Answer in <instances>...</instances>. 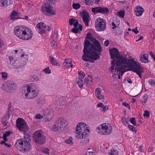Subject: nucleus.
<instances>
[{"label": "nucleus", "mask_w": 155, "mask_h": 155, "mask_svg": "<svg viewBox=\"0 0 155 155\" xmlns=\"http://www.w3.org/2000/svg\"><path fill=\"white\" fill-rule=\"evenodd\" d=\"M140 61L142 63H147L149 62L148 59V55L144 53H141L139 56Z\"/></svg>", "instance_id": "18"}, {"label": "nucleus", "mask_w": 155, "mask_h": 155, "mask_svg": "<svg viewBox=\"0 0 155 155\" xmlns=\"http://www.w3.org/2000/svg\"><path fill=\"white\" fill-rule=\"evenodd\" d=\"M128 128L132 131L135 132V133L136 132L137 130L135 129V128L132 125H129L128 126Z\"/></svg>", "instance_id": "50"}, {"label": "nucleus", "mask_w": 155, "mask_h": 155, "mask_svg": "<svg viewBox=\"0 0 155 155\" xmlns=\"http://www.w3.org/2000/svg\"><path fill=\"white\" fill-rule=\"evenodd\" d=\"M58 33H54L52 36V40H55L56 38L58 37Z\"/></svg>", "instance_id": "53"}, {"label": "nucleus", "mask_w": 155, "mask_h": 155, "mask_svg": "<svg viewBox=\"0 0 155 155\" xmlns=\"http://www.w3.org/2000/svg\"><path fill=\"white\" fill-rule=\"evenodd\" d=\"M95 28L98 31H103L106 28L105 21L103 18H97L95 22Z\"/></svg>", "instance_id": "12"}, {"label": "nucleus", "mask_w": 155, "mask_h": 155, "mask_svg": "<svg viewBox=\"0 0 155 155\" xmlns=\"http://www.w3.org/2000/svg\"><path fill=\"white\" fill-rule=\"evenodd\" d=\"M93 81L92 79V77L91 75L88 76L87 79L86 78L84 79V84H85L86 86L90 87L93 84Z\"/></svg>", "instance_id": "26"}, {"label": "nucleus", "mask_w": 155, "mask_h": 155, "mask_svg": "<svg viewBox=\"0 0 155 155\" xmlns=\"http://www.w3.org/2000/svg\"><path fill=\"white\" fill-rule=\"evenodd\" d=\"M71 60L70 58L65 59L63 63V67L64 68H66L70 67H72L73 65L71 64Z\"/></svg>", "instance_id": "20"}, {"label": "nucleus", "mask_w": 155, "mask_h": 155, "mask_svg": "<svg viewBox=\"0 0 155 155\" xmlns=\"http://www.w3.org/2000/svg\"><path fill=\"white\" fill-rule=\"evenodd\" d=\"M15 147L17 149H18L19 148V141L18 140L17 142L15 143Z\"/></svg>", "instance_id": "58"}, {"label": "nucleus", "mask_w": 155, "mask_h": 155, "mask_svg": "<svg viewBox=\"0 0 155 155\" xmlns=\"http://www.w3.org/2000/svg\"><path fill=\"white\" fill-rule=\"evenodd\" d=\"M20 32H21L20 35V39L26 40L31 39L33 36L31 30L23 26H20Z\"/></svg>", "instance_id": "7"}, {"label": "nucleus", "mask_w": 155, "mask_h": 155, "mask_svg": "<svg viewBox=\"0 0 155 155\" xmlns=\"http://www.w3.org/2000/svg\"><path fill=\"white\" fill-rule=\"evenodd\" d=\"M19 12L18 10H14L12 11L10 15L12 19L15 20L18 18Z\"/></svg>", "instance_id": "27"}, {"label": "nucleus", "mask_w": 155, "mask_h": 155, "mask_svg": "<svg viewBox=\"0 0 155 155\" xmlns=\"http://www.w3.org/2000/svg\"><path fill=\"white\" fill-rule=\"evenodd\" d=\"M107 155H118L117 151L112 149L108 152Z\"/></svg>", "instance_id": "37"}, {"label": "nucleus", "mask_w": 155, "mask_h": 155, "mask_svg": "<svg viewBox=\"0 0 155 155\" xmlns=\"http://www.w3.org/2000/svg\"><path fill=\"white\" fill-rule=\"evenodd\" d=\"M28 55L24 53L21 55L20 61H21V62H24V64H25L26 62L28 60Z\"/></svg>", "instance_id": "29"}, {"label": "nucleus", "mask_w": 155, "mask_h": 155, "mask_svg": "<svg viewBox=\"0 0 155 155\" xmlns=\"http://www.w3.org/2000/svg\"><path fill=\"white\" fill-rule=\"evenodd\" d=\"M57 45V41L56 40H53V41L51 43V46L53 48H55Z\"/></svg>", "instance_id": "49"}, {"label": "nucleus", "mask_w": 155, "mask_h": 155, "mask_svg": "<svg viewBox=\"0 0 155 155\" xmlns=\"http://www.w3.org/2000/svg\"><path fill=\"white\" fill-rule=\"evenodd\" d=\"M16 126L17 127L19 130V118H18L16 120Z\"/></svg>", "instance_id": "56"}, {"label": "nucleus", "mask_w": 155, "mask_h": 155, "mask_svg": "<svg viewBox=\"0 0 155 155\" xmlns=\"http://www.w3.org/2000/svg\"><path fill=\"white\" fill-rule=\"evenodd\" d=\"M110 51L111 58L114 60L115 59H117V60L120 58L122 57H120L118 50L115 48H114L113 49H110Z\"/></svg>", "instance_id": "16"}, {"label": "nucleus", "mask_w": 155, "mask_h": 155, "mask_svg": "<svg viewBox=\"0 0 155 155\" xmlns=\"http://www.w3.org/2000/svg\"><path fill=\"white\" fill-rule=\"evenodd\" d=\"M41 11L46 15H54L55 14L53 10L52 7L50 5L45 4L42 7Z\"/></svg>", "instance_id": "13"}, {"label": "nucleus", "mask_w": 155, "mask_h": 155, "mask_svg": "<svg viewBox=\"0 0 155 155\" xmlns=\"http://www.w3.org/2000/svg\"><path fill=\"white\" fill-rule=\"evenodd\" d=\"M112 127L108 124L104 123L99 125L96 129V131L100 135H107L112 131Z\"/></svg>", "instance_id": "8"}, {"label": "nucleus", "mask_w": 155, "mask_h": 155, "mask_svg": "<svg viewBox=\"0 0 155 155\" xmlns=\"http://www.w3.org/2000/svg\"><path fill=\"white\" fill-rule=\"evenodd\" d=\"M94 153L92 152H87L84 155H94Z\"/></svg>", "instance_id": "60"}, {"label": "nucleus", "mask_w": 155, "mask_h": 155, "mask_svg": "<svg viewBox=\"0 0 155 155\" xmlns=\"http://www.w3.org/2000/svg\"><path fill=\"white\" fill-rule=\"evenodd\" d=\"M78 72L80 78L83 79L85 77V74L83 72L81 71H78Z\"/></svg>", "instance_id": "44"}, {"label": "nucleus", "mask_w": 155, "mask_h": 155, "mask_svg": "<svg viewBox=\"0 0 155 155\" xmlns=\"http://www.w3.org/2000/svg\"><path fill=\"white\" fill-rule=\"evenodd\" d=\"M101 91L102 89L100 87L96 88L95 91V96L99 100H102L104 98V95L101 94Z\"/></svg>", "instance_id": "19"}, {"label": "nucleus", "mask_w": 155, "mask_h": 155, "mask_svg": "<svg viewBox=\"0 0 155 155\" xmlns=\"http://www.w3.org/2000/svg\"><path fill=\"white\" fill-rule=\"evenodd\" d=\"M130 123L133 124L134 126H135L136 125V122L135 119L133 117L131 118L130 119Z\"/></svg>", "instance_id": "48"}, {"label": "nucleus", "mask_w": 155, "mask_h": 155, "mask_svg": "<svg viewBox=\"0 0 155 155\" xmlns=\"http://www.w3.org/2000/svg\"><path fill=\"white\" fill-rule=\"evenodd\" d=\"M65 142L67 144L73 145L74 143L73 142V138L71 137H70L68 139L65 140Z\"/></svg>", "instance_id": "39"}, {"label": "nucleus", "mask_w": 155, "mask_h": 155, "mask_svg": "<svg viewBox=\"0 0 155 155\" xmlns=\"http://www.w3.org/2000/svg\"><path fill=\"white\" fill-rule=\"evenodd\" d=\"M97 107H101L103 108V111L105 112L108 109V107L107 106H104L103 104L100 103L98 104L97 105Z\"/></svg>", "instance_id": "34"}, {"label": "nucleus", "mask_w": 155, "mask_h": 155, "mask_svg": "<svg viewBox=\"0 0 155 155\" xmlns=\"http://www.w3.org/2000/svg\"><path fill=\"white\" fill-rule=\"evenodd\" d=\"M43 28L45 29V31H49L51 30V28L49 26L45 25Z\"/></svg>", "instance_id": "54"}, {"label": "nucleus", "mask_w": 155, "mask_h": 155, "mask_svg": "<svg viewBox=\"0 0 155 155\" xmlns=\"http://www.w3.org/2000/svg\"><path fill=\"white\" fill-rule=\"evenodd\" d=\"M50 61L51 64L55 66H59L60 64L58 63V61L54 58V57L51 56L49 57Z\"/></svg>", "instance_id": "28"}, {"label": "nucleus", "mask_w": 155, "mask_h": 155, "mask_svg": "<svg viewBox=\"0 0 155 155\" xmlns=\"http://www.w3.org/2000/svg\"><path fill=\"white\" fill-rule=\"evenodd\" d=\"M122 105L128 108L130 107V105L126 102H123L122 103Z\"/></svg>", "instance_id": "59"}, {"label": "nucleus", "mask_w": 155, "mask_h": 155, "mask_svg": "<svg viewBox=\"0 0 155 155\" xmlns=\"http://www.w3.org/2000/svg\"><path fill=\"white\" fill-rule=\"evenodd\" d=\"M44 25V24L43 22L39 23L36 25L37 27L39 29L38 32L40 34L45 33V29L43 28Z\"/></svg>", "instance_id": "23"}, {"label": "nucleus", "mask_w": 155, "mask_h": 155, "mask_svg": "<svg viewBox=\"0 0 155 155\" xmlns=\"http://www.w3.org/2000/svg\"><path fill=\"white\" fill-rule=\"evenodd\" d=\"M4 45V43L3 41L0 38V48Z\"/></svg>", "instance_id": "63"}, {"label": "nucleus", "mask_w": 155, "mask_h": 155, "mask_svg": "<svg viewBox=\"0 0 155 155\" xmlns=\"http://www.w3.org/2000/svg\"><path fill=\"white\" fill-rule=\"evenodd\" d=\"M148 81L149 84L151 85L155 84V82L153 80H149Z\"/></svg>", "instance_id": "62"}, {"label": "nucleus", "mask_w": 155, "mask_h": 155, "mask_svg": "<svg viewBox=\"0 0 155 155\" xmlns=\"http://www.w3.org/2000/svg\"><path fill=\"white\" fill-rule=\"evenodd\" d=\"M144 11V10L141 7H140L139 6H136L135 8V12L137 16H141Z\"/></svg>", "instance_id": "22"}, {"label": "nucleus", "mask_w": 155, "mask_h": 155, "mask_svg": "<svg viewBox=\"0 0 155 155\" xmlns=\"http://www.w3.org/2000/svg\"><path fill=\"white\" fill-rule=\"evenodd\" d=\"M2 88L6 92L10 93L16 90L17 88V87L15 83L7 81L3 83Z\"/></svg>", "instance_id": "11"}, {"label": "nucleus", "mask_w": 155, "mask_h": 155, "mask_svg": "<svg viewBox=\"0 0 155 155\" xmlns=\"http://www.w3.org/2000/svg\"><path fill=\"white\" fill-rule=\"evenodd\" d=\"M73 8L75 9H78L81 7L80 5L78 3H74L72 4Z\"/></svg>", "instance_id": "40"}, {"label": "nucleus", "mask_w": 155, "mask_h": 155, "mask_svg": "<svg viewBox=\"0 0 155 155\" xmlns=\"http://www.w3.org/2000/svg\"><path fill=\"white\" fill-rule=\"evenodd\" d=\"M82 79L80 78H76V83L80 87H82L83 85V82Z\"/></svg>", "instance_id": "31"}, {"label": "nucleus", "mask_w": 155, "mask_h": 155, "mask_svg": "<svg viewBox=\"0 0 155 155\" xmlns=\"http://www.w3.org/2000/svg\"><path fill=\"white\" fill-rule=\"evenodd\" d=\"M90 131L89 127L87 124L83 122L77 124L75 128V137L81 139L85 137Z\"/></svg>", "instance_id": "6"}, {"label": "nucleus", "mask_w": 155, "mask_h": 155, "mask_svg": "<svg viewBox=\"0 0 155 155\" xmlns=\"http://www.w3.org/2000/svg\"><path fill=\"white\" fill-rule=\"evenodd\" d=\"M67 124L66 121L64 119L59 118L56 121L55 124L52 127L51 129L54 132L58 131H61V129L64 128L67 126Z\"/></svg>", "instance_id": "10"}, {"label": "nucleus", "mask_w": 155, "mask_h": 155, "mask_svg": "<svg viewBox=\"0 0 155 155\" xmlns=\"http://www.w3.org/2000/svg\"><path fill=\"white\" fill-rule=\"evenodd\" d=\"M83 21L86 26H88L89 23L90 17L88 13L86 12H83L81 15Z\"/></svg>", "instance_id": "17"}, {"label": "nucleus", "mask_w": 155, "mask_h": 155, "mask_svg": "<svg viewBox=\"0 0 155 155\" xmlns=\"http://www.w3.org/2000/svg\"><path fill=\"white\" fill-rule=\"evenodd\" d=\"M14 32L15 35L18 37L19 36V27L17 26L15 28Z\"/></svg>", "instance_id": "38"}, {"label": "nucleus", "mask_w": 155, "mask_h": 155, "mask_svg": "<svg viewBox=\"0 0 155 155\" xmlns=\"http://www.w3.org/2000/svg\"><path fill=\"white\" fill-rule=\"evenodd\" d=\"M89 142V140L87 139H84L82 140L80 143L84 145L87 144Z\"/></svg>", "instance_id": "43"}, {"label": "nucleus", "mask_w": 155, "mask_h": 155, "mask_svg": "<svg viewBox=\"0 0 155 155\" xmlns=\"http://www.w3.org/2000/svg\"><path fill=\"white\" fill-rule=\"evenodd\" d=\"M79 31L78 29L75 27L71 29V31L74 33H77Z\"/></svg>", "instance_id": "55"}, {"label": "nucleus", "mask_w": 155, "mask_h": 155, "mask_svg": "<svg viewBox=\"0 0 155 155\" xmlns=\"http://www.w3.org/2000/svg\"><path fill=\"white\" fill-rule=\"evenodd\" d=\"M109 43V41L108 40H106L104 43V45L106 46H107Z\"/></svg>", "instance_id": "64"}, {"label": "nucleus", "mask_w": 155, "mask_h": 155, "mask_svg": "<svg viewBox=\"0 0 155 155\" xmlns=\"http://www.w3.org/2000/svg\"><path fill=\"white\" fill-rule=\"evenodd\" d=\"M43 72L46 74H49L51 73V71L48 67L44 68L43 70Z\"/></svg>", "instance_id": "41"}, {"label": "nucleus", "mask_w": 155, "mask_h": 155, "mask_svg": "<svg viewBox=\"0 0 155 155\" xmlns=\"http://www.w3.org/2000/svg\"><path fill=\"white\" fill-rule=\"evenodd\" d=\"M44 120L45 121H49L51 120L54 116V113L52 109L45 110L44 113Z\"/></svg>", "instance_id": "14"}, {"label": "nucleus", "mask_w": 155, "mask_h": 155, "mask_svg": "<svg viewBox=\"0 0 155 155\" xmlns=\"http://www.w3.org/2000/svg\"><path fill=\"white\" fill-rule=\"evenodd\" d=\"M143 116L145 118H149L150 116V112L148 110H146L143 114Z\"/></svg>", "instance_id": "47"}, {"label": "nucleus", "mask_w": 155, "mask_h": 155, "mask_svg": "<svg viewBox=\"0 0 155 155\" xmlns=\"http://www.w3.org/2000/svg\"><path fill=\"white\" fill-rule=\"evenodd\" d=\"M34 141L36 143L41 144L45 142L46 137L41 130H38L33 134Z\"/></svg>", "instance_id": "9"}, {"label": "nucleus", "mask_w": 155, "mask_h": 155, "mask_svg": "<svg viewBox=\"0 0 155 155\" xmlns=\"http://www.w3.org/2000/svg\"><path fill=\"white\" fill-rule=\"evenodd\" d=\"M116 14L117 16L122 18H124L125 15L124 11V10H122L120 11H118L116 13Z\"/></svg>", "instance_id": "33"}, {"label": "nucleus", "mask_w": 155, "mask_h": 155, "mask_svg": "<svg viewBox=\"0 0 155 155\" xmlns=\"http://www.w3.org/2000/svg\"><path fill=\"white\" fill-rule=\"evenodd\" d=\"M110 20L112 21L111 24L113 29L117 27L120 24V21L117 18L113 17L110 19Z\"/></svg>", "instance_id": "24"}, {"label": "nucleus", "mask_w": 155, "mask_h": 155, "mask_svg": "<svg viewBox=\"0 0 155 155\" xmlns=\"http://www.w3.org/2000/svg\"><path fill=\"white\" fill-rule=\"evenodd\" d=\"M148 98V96L147 94H145L141 97L140 101L141 102L145 104L147 101Z\"/></svg>", "instance_id": "35"}, {"label": "nucleus", "mask_w": 155, "mask_h": 155, "mask_svg": "<svg viewBox=\"0 0 155 155\" xmlns=\"http://www.w3.org/2000/svg\"><path fill=\"white\" fill-rule=\"evenodd\" d=\"M93 0H85V3L87 5H90L93 2Z\"/></svg>", "instance_id": "51"}, {"label": "nucleus", "mask_w": 155, "mask_h": 155, "mask_svg": "<svg viewBox=\"0 0 155 155\" xmlns=\"http://www.w3.org/2000/svg\"><path fill=\"white\" fill-rule=\"evenodd\" d=\"M29 128L25 120L20 118V131L23 132V134L25 135L24 140L20 139V151L23 152H27L30 149V139L27 132Z\"/></svg>", "instance_id": "3"}, {"label": "nucleus", "mask_w": 155, "mask_h": 155, "mask_svg": "<svg viewBox=\"0 0 155 155\" xmlns=\"http://www.w3.org/2000/svg\"><path fill=\"white\" fill-rule=\"evenodd\" d=\"M121 122L125 125H126L128 124V120L125 118L123 117L122 118Z\"/></svg>", "instance_id": "45"}, {"label": "nucleus", "mask_w": 155, "mask_h": 155, "mask_svg": "<svg viewBox=\"0 0 155 155\" xmlns=\"http://www.w3.org/2000/svg\"><path fill=\"white\" fill-rule=\"evenodd\" d=\"M45 103V100L44 99H40L38 101V104L41 105Z\"/></svg>", "instance_id": "52"}, {"label": "nucleus", "mask_w": 155, "mask_h": 155, "mask_svg": "<svg viewBox=\"0 0 155 155\" xmlns=\"http://www.w3.org/2000/svg\"><path fill=\"white\" fill-rule=\"evenodd\" d=\"M22 95L27 99L36 97L39 94V89L38 86L34 84L25 85L21 87Z\"/></svg>", "instance_id": "4"}, {"label": "nucleus", "mask_w": 155, "mask_h": 155, "mask_svg": "<svg viewBox=\"0 0 155 155\" xmlns=\"http://www.w3.org/2000/svg\"><path fill=\"white\" fill-rule=\"evenodd\" d=\"M43 152L46 154H49V149L48 148H45L42 150Z\"/></svg>", "instance_id": "57"}, {"label": "nucleus", "mask_w": 155, "mask_h": 155, "mask_svg": "<svg viewBox=\"0 0 155 155\" xmlns=\"http://www.w3.org/2000/svg\"><path fill=\"white\" fill-rule=\"evenodd\" d=\"M32 78L31 79V80L32 81H38L39 80V78L37 76L33 75L32 76Z\"/></svg>", "instance_id": "42"}, {"label": "nucleus", "mask_w": 155, "mask_h": 155, "mask_svg": "<svg viewBox=\"0 0 155 155\" xmlns=\"http://www.w3.org/2000/svg\"><path fill=\"white\" fill-rule=\"evenodd\" d=\"M92 41L91 43L88 41L84 42L83 50L84 54L82 57V59L84 61H94L92 60H96L99 58V54L102 50L99 41L94 38H89Z\"/></svg>", "instance_id": "1"}, {"label": "nucleus", "mask_w": 155, "mask_h": 155, "mask_svg": "<svg viewBox=\"0 0 155 155\" xmlns=\"http://www.w3.org/2000/svg\"><path fill=\"white\" fill-rule=\"evenodd\" d=\"M1 75V78L2 80H5L8 78V75L7 73L5 72H2L0 73Z\"/></svg>", "instance_id": "36"}, {"label": "nucleus", "mask_w": 155, "mask_h": 155, "mask_svg": "<svg viewBox=\"0 0 155 155\" xmlns=\"http://www.w3.org/2000/svg\"><path fill=\"white\" fill-rule=\"evenodd\" d=\"M118 62L122 66H124V71H132L136 73L141 78V74L143 72L140 64L137 61L131 59L129 60L126 58L121 57Z\"/></svg>", "instance_id": "2"}, {"label": "nucleus", "mask_w": 155, "mask_h": 155, "mask_svg": "<svg viewBox=\"0 0 155 155\" xmlns=\"http://www.w3.org/2000/svg\"><path fill=\"white\" fill-rule=\"evenodd\" d=\"M44 117L40 114H37L35 116V118L36 119H42Z\"/></svg>", "instance_id": "46"}, {"label": "nucleus", "mask_w": 155, "mask_h": 155, "mask_svg": "<svg viewBox=\"0 0 155 155\" xmlns=\"http://www.w3.org/2000/svg\"><path fill=\"white\" fill-rule=\"evenodd\" d=\"M132 30L133 32L136 34H137L139 32L137 30V27H136L135 29H133Z\"/></svg>", "instance_id": "61"}, {"label": "nucleus", "mask_w": 155, "mask_h": 155, "mask_svg": "<svg viewBox=\"0 0 155 155\" xmlns=\"http://www.w3.org/2000/svg\"><path fill=\"white\" fill-rule=\"evenodd\" d=\"M120 58L117 60L116 64H114V60L112 61L111 65L108 69L110 74L114 78H116L117 76L118 78L120 79V76H121L123 73L125 72L124 71V66L122 65L120 63L118 62Z\"/></svg>", "instance_id": "5"}, {"label": "nucleus", "mask_w": 155, "mask_h": 155, "mask_svg": "<svg viewBox=\"0 0 155 155\" xmlns=\"http://www.w3.org/2000/svg\"><path fill=\"white\" fill-rule=\"evenodd\" d=\"M10 117V115L9 113H7L5 114L2 118L1 122L5 126H6L8 123V120Z\"/></svg>", "instance_id": "25"}, {"label": "nucleus", "mask_w": 155, "mask_h": 155, "mask_svg": "<svg viewBox=\"0 0 155 155\" xmlns=\"http://www.w3.org/2000/svg\"><path fill=\"white\" fill-rule=\"evenodd\" d=\"M93 12L95 14L102 13L103 14H107L109 12V10L106 7H97L93 8L91 9Z\"/></svg>", "instance_id": "15"}, {"label": "nucleus", "mask_w": 155, "mask_h": 155, "mask_svg": "<svg viewBox=\"0 0 155 155\" xmlns=\"http://www.w3.org/2000/svg\"><path fill=\"white\" fill-rule=\"evenodd\" d=\"M12 133L11 131H8L5 132L3 134V139L5 141H7V137L9 136Z\"/></svg>", "instance_id": "32"}, {"label": "nucleus", "mask_w": 155, "mask_h": 155, "mask_svg": "<svg viewBox=\"0 0 155 155\" xmlns=\"http://www.w3.org/2000/svg\"><path fill=\"white\" fill-rule=\"evenodd\" d=\"M12 0H0V6L6 7L12 3Z\"/></svg>", "instance_id": "21"}, {"label": "nucleus", "mask_w": 155, "mask_h": 155, "mask_svg": "<svg viewBox=\"0 0 155 155\" xmlns=\"http://www.w3.org/2000/svg\"><path fill=\"white\" fill-rule=\"evenodd\" d=\"M69 23L71 25H73L75 27H77L78 24V21L74 18L70 19L69 20Z\"/></svg>", "instance_id": "30"}]
</instances>
